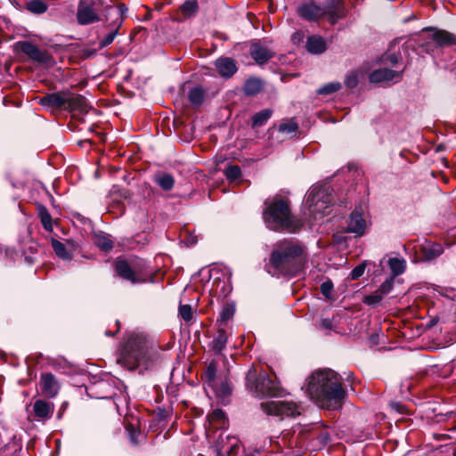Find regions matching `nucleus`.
Listing matches in <instances>:
<instances>
[{"label":"nucleus","mask_w":456,"mask_h":456,"mask_svg":"<svg viewBox=\"0 0 456 456\" xmlns=\"http://www.w3.org/2000/svg\"><path fill=\"white\" fill-rule=\"evenodd\" d=\"M306 393L323 409L338 410L346 397L341 377L330 369L314 371L307 379Z\"/></svg>","instance_id":"f257e3e1"},{"label":"nucleus","mask_w":456,"mask_h":456,"mask_svg":"<svg viewBox=\"0 0 456 456\" xmlns=\"http://www.w3.org/2000/svg\"><path fill=\"white\" fill-rule=\"evenodd\" d=\"M263 219L267 228L274 232H296L303 223L291 214L289 202L280 196L265 201Z\"/></svg>","instance_id":"f03ea898"},{"label":"nucleus","mask_w":456,"mask_h":456,"mask_svg":"<svg viewBox=\"0 0 456 456\" xmlns=\"http://www.w3.org/2000/svg\"><path fill=\"white\" fill-rule=\"evenodd\" d=\"M302 252V248L292 241H280L274 245L265 269L273 276L294 275Z\"/></svg>","instance_id":"7ed1b4c3"},{"label":"nucleus","mask_w":456,"mask_h":456,"mask_svg":"<svg viewBox=\"0 0 456 456\" xmlns=\"http://www.w3.org/2000/svg\"><path fill=\"white\" fill-rule=\"evenodd\" d=\"M152 362V354L147 339L137 334L128 336L119 350L117 363L128 370L142 366L147 370Z\"/></svg>","instance_id":"20e7f679"},{"label":"nucleus","mask_w":456,"mask_h":456,"mask_svg":"<svg viewBox=\"0 0 456 456\" xmlns=\"http://www.w3.org/2000/svg\"><path fill=\"white\" fill-rule=\"evenodd\" d=\"M297 13L301 18L309 21L328 16L330 21L334 24L343 14V5L340 0H327L322 5L310 2L298 6Z\"/></svg>","instance_id":"39448f33"},{"label":"nucleus","mask_w":456,"mask_h":456,"mask_svg":"<svg viewBox=\"0 0 456 456\" xmlns=\"http://www.w3.org/2000/svg\"><path fill=\"white\" fill-rule=\"evenodd\" d=\"M246 386L256 396H277L281 392L278 382L271 379L265 372L257 373L254 367L247 373Z\"/></svg>","instance_id":"423d86ee"},{"label":"nucleus","mask_w":456,"mask_h":456,"mask_svg":"<svg viewBox=\"0 0 456 456\" xmlns=\"http://www.w3.org/2000/svg\"><path fill=\"white\" fill-rule=\"evenodd\" d=\"M330 202L331 196L330 194V187L328 186L313 187L308 191L305 199V205L314 216L324 213Z\"/></svg>","instance_id":"0eeeda50"},{"label":"nucleus","mask_w":456,"mask_h":456,"mask_svg":"<svg viewBox=\"0 0 456 456\" xmlns=\"http://www.w3.org/2000/svg\"><path fill=\"white\" fill-rule=\"evenodd\" d=\"M143 265L129 264L126 260L118 259L115 262V271L119 277L132 283H141L146 281L143 273Z\"/></svg>","instance_id":"6e6552de"},{"label":"nucleus","mask_w":456,"mask_h":456,"mask_svg":"<svg viewBox=\"0 0 456 456\" xmlns=\"http://www.w3.org/2000/svg\"><path fill=\"white\" fill-rule=\"evenodd\" d=\"M260 406L263 411L269 416L284 418L300 414L297 404L292 402L270 401L262 403Z\"/></svg>","instance_id":"1a4fd4ad"},{"label":"nucleus","mask_w":456,"mask_h":456,"mask_svg":"<svg viewBox=\"0 0 456 456\" xmlns=\"http://www.w3.org/2000/svg\"><path fill=\"white\" fill-rule=\"evenodd\" d=\"M425 30L430 31L431 34L427 37L424 45L425 51L431 53L434 47H444L450 45H456V35L452 34L444 29H437L427 28Z\"/></svg>","instance_id":"9d476101"},{"label":"nucleus","mask_w":456,"mask_h":456,"mask_svg":"<svg viewBox=\"0 0 456 456\" xmlns=\"http://www.w3.org/2000/svg\"><path fill=\"white\" fill-rule=\"evenodd\" d=\"M14 50L23 53L36 62L46 65H53L54 63L53 56L47 51L41 50L31 42L19 41L14 44Z\"/></svg>","instance_id":"9b49d317"},{"label":"nucleus","mask_w":456,"mask_h":456,"mask_svg":"<svg viewBox=\"0 0 456 456\" xmlns=\"http://www.w3.org/2000/svg\"><path fill=\"white\" fill-rule=\"evenodd\" d=\"M216 372L217 362L211 361L202 374V379L208 383V385L212 387L217 395L225 396L231 393V389L227 383L222 384L220 388L216 387Z\"/></svg>","instance_id":"f8f14e48"},{"label":"nucleus","mask_w":456,"mask_h":456,"mask_svg":"<svg viewBox=\"0 0 456 456\" xmlns=\"http://www.w3.org/2000/svg\"><path fill=\"white\" fill-rule=\"evenodd\" d=\"M39 388L44 396L53 398L58 395L61 386L53 373L45 372L40 376Z\"/></svg>","instance_id":"ddd939ff"},{"label":"nucleus","mask_w":456,"mask_h":456,"mask_svg":"<svg viewBox=\"0 0 456 456\" xmlns=\"http://www.w3.org/2000/svg\"><path fill=\"white\" fill-rule=\"evenodd\" d=\"M64 110L70 112L77 111L79 113H86L88 111V104L84 96L69 91H64Z\"/></svg>","instance_id":"4468645a"},{"label":"nucleus","mask_w":456,"mask_h":456,"mask_svg":"<svg viewBox=\"0 0 456 456\" xmlns=\"http://www.w3.org/2000/svg\"><path fill=\"white\" fill-rule=\"evenodd\" d=\"M125 10H126V8H125L124 4H118L116 6L109 7L108 12L110 14L117 16V19L115 20V25L117 26V28L113 31L107 34L102 39V41L100 42V48H104L107 45H110L114 41V39L118 34V28L121 26V24L123 22Z\"/></svg>","instance_id":"2eb2a0df"},{"label":"nucleus","mask_w":456,"mask_h":456,"mask_svg":"<svg viewBox=\"0 0 456 456\" xmlns=\"http://www.w3.org/2000/svg\"><path fill=\"white\" fill-rule=\"evenodd\" d=\"M367 228V221L363 218L362 213L357 209L352 212L346 232L354 233L356 236L361 237L366 233Z\"/></svg>","instance_id":"dca6fc26"},{"label":"nucleus","mask_w":456,"mask_h":456,"mask_svg":"<svg viewBox=\"0 0 456 456\" xmlns=\"http://www.w3.org/2000/svg\"><path fill=\"white\" fill-rule=\"evenodd\" d=\"M77 20L80 25H89L101 20L97 12L89 5L80 3L77 7Z\"/></svg>","instance_id":"f3484780"},{"label":"nucleus","mask_w":456,"mask_h":456,"mask_svg":"<svg viewBox=\"0 0 456 456\" xmlns=\"http://www.w3.org/2000/svg\"><path fill=\"white\" fill-rule=\"evenodd\" d=\"M54 404L44 399H37L33 403V412L37 420L45 421L52 418L54 412Z\"/></svg>","instance_id":"a211bd4d"},{"label":"nucleus","mask_w":456,"mask_h":456,"mask_svg":"<svg viewBox=\"0 0 456 456\" xmlns=\"http://www.w3.org/2000/svg\"><path fill=\"white\" fill-rule=\"evenodd\" d=\"M403 70L398 72L390 69L383 68L372 71L370 74V81L371 83H380L395 81L398 82L402 79Z\"/></svg>","instance_id":"6ab92c4d"},{"label":"nucleus","mask_w":456,"mask_h":456,"mask_svg":"<svg viewBox=\"0 0 456 456\" xmlns=\"http://www.w3.org/2000/svg\"><path fill=\"white\" fill-rule=\"evenodd\" d=\"M240 449L238 440L235 437L219 436L217 452L221 456H236Z\"/></svg>","instance_id":"aec40b11"},{"label":"nucleus","mask_w":456,"mask_h":456,"mask_svg":"<svg viewBox=\"0 0 456 456\" xmlns=\"http://www.w3.org/2000/svg\"><path fill=\"white\" fill-rule=\"evenodd\" d=\"M250 55L257 64L262 65L272 59L274 56V53L260 43L256 42L250 46Z\"/></svg>","instance_id":"412c9836"},{"label":"nucleus","mask_w":456,"mask_h":456,"mask_svg":"<svg viewBox=\"0 0 456 456\" xmlns=\"http://www.w3.org/2000/svg\"><path fill=\"white\" fill-rule=\"evenodd\" d=\"M215 66L219 75L224 77H231L237 71L236 62L228 57L217 59Z\"/></svg>","instance_id":"4be33fe9"},{"label":"nucleus","mask_w":456,"mask_h":456,"mask_svg":"<svg viewBox=\"0 0 456 456\" xmlns=\"http://www.w3.org/2000/svg\"><path fill=\"white\" fill-rule=\"evenodd\" d=\"M64 96V91L49 94L40 98L39 103L43 106L63 110Z\"/></svg>","instance_id":"5701e85b"},{"label":"nucleus","mask_w":456,"mask_h":456,"mask_svg":"<svg viewBox=\"0 0 456 456\" xmlns=\"http://www.w3.org/2000/svg\"><path fill=\"white\" fill-rule=\"evenodd\" d=\"M307 51L311 53L319 54L322 53L326 48V42L322 37L312 36L309 37L306 42Z\"/></svg>","instance_id":"b1692460"},{"label":"nucleus","mask_w":456,"mask_h":456,"mask_svg":"<svg viewBox=\"0 0 456 456\" xmlns=\"http://www.w3.org/2000/svg\"><path fill=\"white\" fill-rule=\"evenodd\" d=\"M421 251L423 259L431 261L443 254L444 248L439 243H433L423 247Z\"/></svg>","instance_id":"393cba45"},{"label":"nucleus","mask_w":456,"mask_h":456,"mask_svg":"<svg viewBox=\"0 0 456 456\" xmlns=\"http://www.w3.org/2000/svg\"><path fill=\"white\" fill-rule=\"evenodd\" d=\"M264 88V82L260 78L250 77L248 78L243 86L245 94L253 96L260 93Z\"/></svg>","instance_id":"a878e982"},{"label":"nucleus","mask_w":456,"mask_h":456,"mask_svg":"<svg viewBox=\"0 0 456 456\" xmlns=\"http://www.w3.org/2000/svg\"><path fill=\"white\" fill-rule=\"evenodd\" d=\"M153 181L164 191H171L175 185L173 175L164 172L156 174Z\"/></svg>","instance_id":"bb28decb"},{"label":"nucleus","mask_w":456,"mask_h":456,"mask_svg":"<svg viewBox=\"0 0 456 456\" xmlns=\"http://www.w3.org/2000/svg\"><path fill=\"white\" fill-rule=\"evenodd\" d=\"M210 423L215 428H225L227 427V419L224 412L220 409H216L208 416Z\"/></svg>","instance_id":"cd10ccee"},{"label":"nucleus","mask_w":456,"mask_h":456,"mask_svg":"<svg viewBox=\"0 0 456 456\" xmlns=\"http://www.w3.org/2000/svg\"><path fill=\"white\" fill-rule=\"evenodd\" d=\"M26 9L37 15L45 13L48 9V4L44 0H30L26 3Z\"/></svg>","instance_id":"c85d7f7f"},{"label":"nucleus","mask_w":456,"mask_h":456,"mask_svg":"<svg viewBox=\"0 0 456 456\" xmlns=\"http://www.w3.org/2000/svg\"><path fill=\"white\" fill-rule=\"evenodd\" d=\"M94 244L104 251L110 250L113 248V241L104 233H96L93 238Z\"/></svg>","instance_id":"c756f323"},{"label":"nucleus","mask_w":456,"mask_h":456,"mask_svg":"<svg viewBox=\"0 0 456 456\" xmlns=\"http://www.w3.org/2000/svg\"><path fill=\"white\" fill-rule=\"evenodd\" d=\"M227 334L224 330H219L211 342V347L216 353H220L227 344Z\"/></svg>","instance_id":"7c9ffc66"},{"label":"nucleus","mask_w":456,"mask_h":456,"mask_svg":"<svg viewBox=\"0 0 456 456\" xmlns=\"http://www.w3.org/2000/svg\"><path fill=\"white\" fill-rule=\"evenodd\" d=\"M388 266L391 269L393 276H398L405 271L406 262L403 258L392 257L388 260Z\"/></svg>","instance_id":"2f4dec72"},{"label":"nucleus","mask_w":456,"mask_h":456,"mask_svg":"<svg viewBox=\"0 0 456 456\" xmlns=\"http://www.w3.org/2000/svg\"><path fill=\"white\" fill-rule=\"evenodd\" d=\"M37 211L44 228L46 231L51 232L53 230V220L47 208L43 205H38Z\"/></svg>","instance_id":"473e14b6"},{"label":"nucleus","mask_w":456,"mask_h":456,"mask_svg":"<svg viewBox=\"0 0 456 456\" xmlns=\"http://www.w3.org/2000/svg\"><path fill=\"white\" fill-rule=\"evenodd\" d=\"M273 111L270 109L262 110L256 113L252 118V126L258 127L263 126L272 116Z\"/></svg>","instance_id":"72a5a7b5"},{"label":"nucleus","mask_w":456,"mask_h":456,"mask_svg":"<svg viewBox=\"0 0 456 456\" xmlns=\"http://www.w3.org/2000/svg\"><path fill=\"white\" fill-rule=\"evenodd\" d=\"M199 10V4L196 0L185 1L181 6L180 11L184 17L194 16Z\"/></svg>","instance_id":"f704fd0d"},{"label":"nucleus","mask_w":456,"mask_h":456,"mask_svg":"<svg viewBox=\"0 0 456 456\" xmlns=\"http://www.w3.org/2000/svg\"><path fill=\"white\" fill-rule=\"evenodd\" d=\"M204 96V91L199 86L192 88L188 94L190 102L196 107L203 102Z\"/></svg>","instance_id":"c9c22d12"},{"label":"nucleus","mask_w":456,"mask_h":456,"mask_svg":"<svg viewBox=\"0 0 456 456\" xmlns=\"http://www.w3.org/2000/svg\"><path fill=\"white\" fill-rule=\"evenodd\" d=\"M51 244L55 254L59 257L62 259H70V254L68 252L66 246L62 242L59 241L58 240L53 239Z\"/></svg>","instance_id":"e433bc0d"},{"label":"nucleus","mask_w":456,"mask_h":456,"mask_svg":"<svg viewBox=\"0 0 456 456\" xmlns=\"http://www.w3.org/2000/svg\"><path fill=\"white\" fill-rule=\"evenodd\" d=\"M226 179L232 183L237 181L241 176V169L237 165H231L226 167V169L224 172Z\"/></svg>","instance_id":"4c0bfd02"},{"label":"nucleus","mask_w":456,"mask_h":456,"mask_svg":"<svg viewBox=\"0 0 456 456\" xmlns=\"http://www.w3.org/2000/svg\"><path fill=\"white\" fill-rule=\"evenodd\" d=\"M341 87H342V86L339 82H330V83H328V84L324 85L323 86L320 87L317 90V93H318V94H321V95H329V94L338 92V90L341 89Z\"/></svg>","instance_id":"58836bf2"},{"label":"nucleus","mask_w":456,"mask_h":456,"mask_svg":"<svg viewBox=\"0 0 456 456\" xmlns=\"http://www.w3.org/2000/svg\"><path fill=\"white\" fill-rule=\"evenodd\" d=\"M179 315L185 322H190L192 320L194 313L191 305H180L179 308Z\"/></svg>","instance_id":"ea45409f"},{"label":"nucleus","mask_w":456,"mask_h":456,"mask_svg":"<svg viewBox=\"0 0 456 456\" xmlns=\"http://www.w3.org/2000/svg\"><path fill=\"white\" fill-rule=\"evenodd\" d=\"M358 82H359V75H358V71L356 70H352L350 72H348L345 77V85L347 88H354L357 85H358Z\"/></svg>","instance_id":"a19ab883"},{"label":"nucleus","mask_w":456,"mask_h":456,"mask_svg":"<svg viewBox=\"0 0 456 456\" xmlns=\"http://www.w3.org/2000/svg\"><path fill=\"white\" fill-rule=\"evenodd\" d=\"M297 124L293 120H289L288 122L281 124L279 126V131L281 133H286L288 134H292L297 132Z\"/></svg>","instance_id":"79ce46f5"},{"label":"nucleus","mask_w":456,"mask_h":456,"mask_svg":"<svg viewBox=\"0 0 456 456\" xmlns=\"http://www.w3.org/2000/svg\"><path fill=\"white\" fill-rule=\"evenodd\" d=\"M382 299L383 295L379 290H377L373 294L364 297L363 303L368 305H376L380 303Z\"/></svg>","instance_id":"37998d69"},{"label":"nucleus","mask_w":456,"mask_h":456,"mask_svg":"<svg viewBox=\"0 0 456 456\" xmlns=\"http://www.w3.org/2000/svg\"><path fill=\"white\" fill-rule=\"evenodd\" d=\"M234 314V307L230 305H226L223 307L222 312L220 314V318L223 322H226L230 320Z\"/></svg>","instance_id":"c03bdc74"},{"label":"nucleus","mask_w":456,"mask_h":456,"mask_svg":"<svg viewBox=\"0 0 456 456\" xmlns=\"http://www.w3.org/2000/svg\"><path fill=\"white\" fill-rule=\"evenodd\" d=\"M365 267H366V265L364 263L360 264L357 266H355L350 273L351 280L354 281V280L359 279L361 276H362L364 273V271H365Z\"/></svg>","instance_id":"a18cd8bd"},{"label":"nucleus","mask_w":456,"mask_h":456,"mask_svg":"<svg viewBox=\"0 0 456 456\" xmlns=\"http://www.w3.org/2000/svg\"><path fill=\"white\" fill-rule=\"evenodd\" d=\"M393 284V278L387 279L379 286L378 290L384 296L391 291Z\"/></svg>","instance_id":"49530a36"},{"label":"nucleus","mask_w":456,"mask_h":456,"mask_svg":"<svg viewBox=\"0 0 456 456\" xmlns=\"http://www.w3.org/2000/svg\"><path fill=\"white\" fill-rule=\"evenodd\" d=\"M333 289V284L331 281H325L321 285V291L325 297H330Z\"/></svg>","instance_id":"de8ad7c7"},{"label":"nucleus","mask_w":456,"mask_h":456,"mask_svg":"<svg viewBox=\"0 0 456 456\" xmlns=\"http://www.w3.org/2000/svg\"><path fill=\"white\" fill-rule=\"evenodd\" d=\"M321 324L322 328L327 330H330L332 328V321L330 319H323Z\"/></svg>","instance_id":"09e8293b"},{"label":"nucleus","mask_w":456,"mask_h":456,"mask_svg":"<svg viewBox=\"0 0 456 456\" xmlns=\"http://www.w3.org/2000/svg\"><path fill=\"white\" fill-rule=\"evenodd\" d=\"M391 406L393 409H395L398 412H403V409H404V407L398 403H392Z\"/></svg>","instance_id":"8fccbe9b"},{"label":"nucleus","mask_w":456,"mask_h":456,"mask_svg":"<svg viewBox=\"0 0 456 456\" xmlns=\"http://www.w3.org/2000/svg\"><path fill=\"white\" fill-rule=\"evenodd\" d=\"M387 60L392 63V64H395L398 62V58L397 56L393 53V54H390L387 56Z\"/></svg>","instance_id":"3c124183"},{"label":"nucleus","mask_w":456,"mask_h":456,"mask_svg":"<svg viewBox=\"0 0 456 456\" xmlns=\"http://www.w3.org/2000/svg\"><path fill=\"white\" fill-rule=\"evenodd\" d=\"M92 54H94V52H89V51L88 52H85V55H86V56H90Z\"/></svg>","instance_id":"603ef678"},{"label":"nucleus","mask_w":456,"mask_h":456,"mask_svg":"<svg viewBox=\"0 0 456 456\" xmlns=\"http://www.w3.org/2000/svg\"><path fill=\"white\" fill-rule=\"evenodd\" d=\"M106 335H107V336H113V335H114V333H110V332H109V331H106Z\"/></svg>","instance_id":"864d4df0"}]
</instances>
